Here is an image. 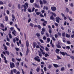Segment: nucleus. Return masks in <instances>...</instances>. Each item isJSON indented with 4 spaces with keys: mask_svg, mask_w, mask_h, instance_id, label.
<instances>
[{
    "mask_svg": "<svg viewBox=\"0 0 74 74\" xmlns=\"http://www.w3.org/2000/svg\"><path fill=\"white\" fill-rule=\"evenodd\" d=\"M60 53H61V54H62V55H63V56H64V55H65V53H64V52H62V51H60Z\"/></svg>",
    "mask_w": 74,
    "mask_h": 74,
    "instance_id": "obj_18",
    "label": "nucleus"
},
{
    "mask_svg": "<svg viewBox=\"0 0 74 74\" xmlns=\"http://www.w3.org/2000/svg\"><path fill=\"white\" fill-rule=\"evenodd\" d=\"M42 59H43V60H47V58L45 57H43L42 58Z\"/></svg>",
    "mask_w": 74,
    "mask_h": 74,
    "instance_id": "obj_53",
    "label": "nucleus"
},
{
    "mask_svg": "<svg viewBox=\"0 0 74 74\" xmlns=\"http://www.w3.org/2000/svg\"><path fill=\"white\" fill-rule=\"evenodd\" d=\"M5 19L6 21H8V17L7 16H5Z\"/></svg>",
    "mask_w": 74,
    "mask_h": 74,
    "instance_id": "obj_57",
    "label": "nucleus"
},
{
    "mask_svg": "<svg viewBox=\"0 0 74 74\" xmlns=\"http://www.w3.org/2000/svg\"><path fill=\"white\" fill-rule=\"evenodd\" d=\"M53 66H54L55 67L57 68V67H59V66L58 65V64H53Z\"/></svg>",
    "mask_w": 74,
    "mask_h": 74,
    "instance_id": "obj_14",
    "label": "nucleus"
},
{
    "mask_svg": "<svg viewBox=\"0 0 74 74\" xmlns=\"http://www.w3.org/2000/svg\"><path fill=\"white\" fill-rule=\"evenodd\" d=\"M25 5H23V7H24V12H26V9H27V8H26V7L27 8H28V5H29V4H28L27 3H25Z\"/></svg>",
    "mask_w": 74,
    "mask_h": 74,
    "instance_id": "obj_2",
    "label": "nucleus"
},
{
    "mask_svg": "<svg viewBox=\"0 0 74 74\" xmlns=\"http://www.w3.org/2000/svg\"><path fill=\"white\" fill-rule=\"evenodd\" d=\"M36 48H40V46H39V45H36Z\"/></svg>",
    "mask_w": 74,
    "mask_h": 74,
    "instance_id": "obj_64",
    "label": "nucleus"
},
{
    "mask_svg": "<svg viewBox=\"0 0 74 74\" xmlns=\"http://www.w3.org/2000/svg\"><path fill=\"white\" fill-rule=\"evenodd\" d=\"M16 60H18V61H19V62H21V58H20V59L16 58Z\"/></svg>",
    "mask_w": 74,
    "mask_h": 74,
    "instance_id": "obj_39",
    "label": "nucleus"
},
{
    "mask_svg": "<svg viewBox=\"0 0 74 74\" xmlns=\"http://www.w3.org/2000/svg\"><path fill=\"white\" fill-rule=\"evenodd\" d=\"M41 33L42 35H43V34H44V32L42 31L41 32Z\"/></svg>",
    "mask_w": 74,
    "mask_h": 74,
    "instance_id": "obj_47",
    "label": "nucleus"
},
{
    "mask_svg": "<svg viewBox=\"0 0 74 74\" xmlns=\"http://www.w3.org/2000/svg\"><path fill=\"white\" fill-rule=\"evenodd\" d=\"M65 48H66V49H68V50H69V49L70 48V46H66L65 47Z\"/></svg>",
    "mask_w": 74,
    "mask_h": 74,
    "instance_id": "obj_22",
    "label": "nucleus"
},
{
    "mask_svg": "<svg viewBox=\"0 0 74 74\" xmlns=\"http://www.w3.org/2000/svg\"><path fill=\"white\" fill-rule=\"evenodd\" d=\"M10 29L11 31H12L14 29V28L13 27H11L10 28Z\"/></svg>",
    "mask_w": 74,
    "mask_h": 74,
    "instance_id": "obj_46",
    "label": "nucleus"
},
{
    "mask_svg": "<svg viewBox=\"0 0 74 74\" xmlns=\"http://www.w3.org/2000/svg\"><path fill=\"white\" fill-rule=\"evenodd\" d=\"M40 16H41V17H44V15H42V14H41L40 15Z\"/></svg>",
    "mask_w": 74,
    "mask_h": 74,
    "instance_id": "obj_58",
    "label": "nucleus"
},
{
    "mask_svg": "<svg viewBox=\"0 0 74 74\" xmlns=\"http://www.w3.org/2000/svg\"><path fill=\"white\" fill-rule=\"evenodd\" d=\"M62 36H63V37H65V36H66V33H65V32L62 33Z\"/></svg>",
    "mask_w": 74,
    "mask_h": 74,
    "instance_id": "obj_28",
    "label": "nucleus"
},
{
    "mask_svg": "<svg viewBox=\"0 0 74 74\" xmlns=\"http://www.w3.org/2000/svg\"><path fill=\"white\" fill-rule=\"evenodd\" d=\"M50 19H52V20H53V19H54V17H53V16H50Z\"/></svg>",
    "mask_w": 74,
    "mask_h": 74,
    "instance_id": "obj_27",
    "label": "nucleus"
},
{
    "mask_svg": "<svg viewBox=\"0 0 74 74\" xmlns=\"http://www.w3.org/2000/svg\"><path fill=\"white\" fill-rule=\"evenodd\" d=\"M52 64L49 65V66H48V68L49 69H51V67H52Z\"/></svg>",
    "mask_w": 74,
    "mask_h": 74,
    "instance_id": "obj_29",
    "label": "nucleus"
},
{
    "mask_svg": "<svg viewBox=\"0 0 74 74\" xmlns=\"http://www.w3.org/2000/svg\"><path fill=\"white\" fill-rule=\"evenodd\" d=\"M38 28L39 29H41V26L40 25H39L38 26Z\"/></svg>",
    "mask_w": 74,
    "mask_h": 74,
    "instance_id": "obj_61",
    "label": "nucleus"
},
{
    "mask_svg": "<svg viewBox=\"0 0 74 74\" xmlns=\"http://www.w3.org/2000/svg\"><path fill=\"white\" fill-rule=\"evenodd\" d=\"M9 35L10 38H12V35H11V34H9Z\"/></svg>",
    "mask_w": 74,
    "mask_h": 74,
    "instance_id": "obj_31",
    "label": "nucleus"
},
{
    "mask_svg": "<svg viewBox=\"0 0 74 74\" xmlns=\"http://www.w3.org/2000/svg\"><path fill=\"white\" fill-rule=\"evenodd\" d=\"M56 22H57V23H59L60 22L59 21L60 20L61 21L62 19L60 18L59 17V16H57L56 18Z\"/></svg>",
    "mask_w": 74,
    "mask_h": 74,
    "instance_id": "obj_4",
    "label": "nucleus"
},
{
    "mask_svg": "<svg viewBox=\"0 0 74 74\" xmlns=\"http://www.w3.org/2000/svg\"><path fill=\"white\" fill-rule=\"evenodd\" d=\"M18 9H21V5L19 4L18 5Z\"/></svg>",
    "mask_w": 74,
    "mask_h": 74,
    "instance_id": "obj_42",
    "label": "nucleus"
},
{
    "mask_svg": "<svg viewBox=\"0 0 74 74\" xmlns=\"http://www.w3.org/2000/svg\"><path fill=\"white\" fill-rule=\"evenodd\" d=\"M26 45L27 47L28 48L29 47V41L28 40H27L26 42ZM29 49L27 48V51L26 52V55H28V53L29 52Z\"/></svg>",
    "mask_w": 74,
    "mask_h": 74,
    "instance_id": "obj_1",
    "label": "nucleus"
},
{
    "mask_svg": "<svg viewBox=\"0 0 74 74\" xmlns=\"http://www.w3.org/2000/svg\"><path fill=\"white\" fill-rule=\"evenodd\" d=\"M33 45L34 48H35L36 45H37V43L36 42H34Z\"/></svg>",
    "mask_w": 74,
    "mask_h": 74,
    "instance_id": "obj_9",
    "label": "nucleus"
},
{
    "mask_svg": "<svg viewBox=\"0 0 74 74\" xmlns=\"http://www.w3.org/2000/svg\"><path fill=\"white\" fill-rule=\"evenodd\" d=\"M39 41H40L41 42V43H44V41H43V40L41 39H40Z\"/></svg>",
    "mask_w": 74,
    "mask_h": 74,
    "instance_id": "obj_52",
    "label": "nucleus"
},
{
    "mask_svg": "<svg viewBox=\"0 0 74 74\" xmlns=\"http://www.w3.org/2000/svg\"><path fill=\"white\" fill-rule=\"evenodd\" d=\"M29 26H31V27H33V26H34V24H33L32 23H30L29 24Z\"/></svg>",
    "mask_w": 74,
    "mask_h": 74,
    "instance_id": "obj_24",
    "label": "nucleus"
},
{
    "mask_svg": "<svg viewBox=\"0 0 74 74\" xmlns=\"http://www.w3.org/2000/svg\"><path fill=\"white\" fill-rule=\"evenodd\" d=\"M66 42L68 44H71V42H70V41H68Z\"/></svg>",
    "mask_w": 74,
    "mask_h": 74,
    "instance_id": "obj_54",
    "label": "nucleus"
},
{
    "mask_svg": "<svg viewBox=\"0 0 74 74\" xmlns=\"http://www.w3.org/2000/svg\"><path fill=\"white\" fill-rule=\"evenodd\" d=\"M34 10H35V8H33L32 9V12H34Z\"/></svg>",
    "mask_w": 74,
    "mask_h": 74,
    "instance_id": "obj_49",
    "label": "nucleus"
},
{
    "mask_svg": "<svg viewBox=\"0 0 74 74\" xmlns=\"http://www.w3.org/2000/svg\"><path fill=\"white\" fill-rule=\"evenodd\" d=\"M56 47L58 48H61V46L60 45L59 42L58 43V44L56 45Z\"/></svg>",
    "mask_w": 74,
    "mask_h": 74,
    "instance_id": "obj_8",
    "label": "nucleus"
},
{
    "mask_svg": "<svg viewBox=\"0 0 74 74\" xmlns=\"http://www.w3.org/2000/svg\"><path fill=\"white\" fill-rule=\"evenodd\" d=\"M13 41L14 43H15V42H16V40H15V38L13 39Z\"/></svg>",
    "mask_w": 74,
    "mask_h": 74,
    "instance_id": "obj_63",
    "label": "nucleus"
},
{
    "mask_svg": "<svg viewBox=\"0 0 74 74\" xmlns=\"http://www.w3.org/2000/svg\"><path fill=\"white\" fill-rule=\"evenodd\" d=\"M70 35L68 34H66V37L67 38H69L70 37Z\"/></svg>",
    "mask_w": 74,
    "mask_h": 74,
    "instance_id": "obj_19",
    "label": "nucleus"
},
{
    "mask_svg": "<svg viewBox=\"0 0 74 74\" xmlns=\"http://www.w3.org/2000/svg\"><path fill=\"white\" fill-rule=\"evenodd\" d=\"M64 68L62 67L61 69V71H64Z\"/></svg>",
    "mask_w": 74,
    "mask_h": 74,
    "instance_id": "obj_40",
    "label": "nucleus"
},
{
    "mask_svg": "<svg viewBox=\"0 0 74 74\" xmlns=\"http://www.w3.org/2000/svg\"><path fill=\"white\" fill-rule=\"evenodd\" d=\"M52 39L53 40V41H56V39L54 37H52Z\"/></svg>",
    "mask_w": 74,
    "mask_h": 74,
    "instance_id": "obj_59",
    "label": "nucleus"
},
{
    "mask_svg": "<svg viewBox=\"0 0 74 74\" xmlns=\"http://www.w3.org/2000/svg\"><path fill=\"white\" fill-rule=\"evenodd\" d=\"M58 34L59 36H60V37L61 36V33H60L58 32Z\"/></svg>",
    "mask_w": 74,
    "mask_h": 74,
    "instance_id": "obj_37",
    "label": "nucleus"
},
{
    "mask_svg": "<svg viewBox=\"0 0 74 74\" xmlns=\"http://www.w3.org/2000/svg\"><path fill=\"white\" fill-rule=\"evenodd\" d=\"M45 50L46 51H47V52H48L49 51V49L47 47H46L45 48Z\"/></svg>",
    "mask_w": 74,
    "mask_h": 74,
    "instance_id": "obj_33",
    "label": "nucleus"
},
{
    "mask_svg": "<svg viewBox=\"0 0 74 74\" xmlns=\"http://www.w3.org/2000/svg\"><path fill=\"white\" fill-rule=\"evenodd\" d=\"M49 33L51 34V33H52V30H51V29H49Z\"/></svg>",
    "mask_w": 74,
    "mask_h": 74,
    "instance_id": "obj_41",
    "label": "nucleus"
},
{
    "mask_svg": "<svg viewBox=\"0 0 74 74\" xmlns=\"http://www.w3.org/2000/svg\"><path fill=\"white\" fill-rule=\"evenodd\" d=\"M12 34L15 36H16V32L15 31V30H14L12 32Z\"/></svg>",
    "mask_w": 74,
    "mask_h": 74,
    "instance_id": "obj_7",
    "label": "nucleus"
},
{
    "mask_svg": "<svg viewBox=\"0 0 74 74\" xmlns=\"http://www.w3.org/2000/svg\"><path fill=\"white\" fill-rule=\"evenodd\" d=\"M12 71L14 73H16V72H17V71L15 69H14L13 70H12Z\"/></svg>",
    "mask_w": 74,
    "mask_h": 74,
    "instance_id": "obj_11",
    "label": "nucleus"
},
{
    "mask_svg": "<svg viewBox=\"0 0 74 74\" xmlns=\"http://www.w3.org/2000/svg\"><path fill=\"white\" fill-rule=\"evenodd\" d=\"M51 10L53 11H55L56 10V8L55 7H53L51 8Z\"/></svg>",
    "mask_w": 74,
    "mask_h": 74,
    "instance_id": "obj_6",
    "label": "nucleus"
},
{
    "mask_svg": "<svg viewBox=\"0 0 74 74\" xmlns=\"http://www.w3.org/2000/svg\"><path fill=\"white\" fill-rule=\"evenodd\" d=\"M6 40L8 41H10V38H6Z\"/></svg>",
    "mask_w": 74,
    "mask_h": 74,
    "instance_id": "obj_62",
    "label": "nucleus"
},
{
    "mask_svg": "<svg viewBox=\"0 0 74 74\" xmlns=\"http://www.w3.org/2000/svg\"><path fill=\"white\" fill-rule=\"evenodd\" d=\"M40 13H41L39 12H37L36 13V15H40Z\"/></svg>",
    "mask_w": 74,
    "mask_h": 74,
    "instance_id": "obj_34",
    "label": "nucleus"
},
{
    "mask_svg": "<svg viewBox=\"0 0 74 74\" xmlns=\"http://www.w3.org/2000/svg\"><path fill=\"white\" fill-rule=\"evenodd\" d=\"M44 10H48V7H45V6H44Z\"/></svg>",
    "mask_w": 74,
    "mask_h": 74,
    "instance_id": "obj_17",
    "label": "nucleus"
},
{
    "mask_svg": "<svg viewBox=\"0 0 74 74\" xmlns=\"http://www.w3.org/2000/svg\"><path fill=\"white\" fill-rule=\"evenodd\" d=\"M40 67H38L37 69H36V71L37 72H39L40 71Z\"/></svg>",
    "mask_w": 74,
    "mask_h": 74,
    "instance_id": "obj_16",
    "label": "nucleus"
},
{
    "mask_svg": "<svg viewBox=\"0 0 74 74\" xmlns=\"http://www.w3.org/2000/svg\"><path fill=\"white\" fill-rule=\"evenodd\" d=\"M34 6L36 8H40V5H38L36 3H35L34 5Z\"/></svg>",
    "mask_w": 74,
    "mask_h": 74,
    "instance_id": "obj_10",
    "label": "nucleus"
},
{
    "mask_svg": "<svg viewBox=\"0 0 74 74\" xmlns=\"http://www.w3.org/2000/svg\"><path fill=\"white\" fill-rule=\"evenodd\" d=\"M69 14L71 15L73 14V12L72 11H69Z\"/></svg>",
    "mask_w": 74,
    "mask_h": 74,
    "instance_id": "obj_51",
    "label": "nucleus"
},
{
    "mask_svg": "<svg viewBox=\"0 0 74 74\" xmlns=\"http://www.w3.org/2000/svg\"><path fill=\"white\" fill-rule=\"evenodd\" d=\"M12 18H13L15 19V16H14V14H12Z\"/></svg>",
    "mask_w": 74,
    "mask_h": 74,
    "instance_id": "obj_56",
    "label": "nucleus"
},
{
    "mask_svg": "<svg viewBox=\"0 0 74 74\" xmlns=\"http://www.w3.org/2000/svg\"><path fill=\"white\" fill-rule=\"evenodd\" d=\"M43 40H46V39H47V38L45 36H43Z\"/></svg>",
    "mask_w": 74,
    "mask_h": 74,
    "instance_id": "obj_55",
    "label": "nucleus"
},
{
    "mask_svg": "<svg viewBox=\"0 0 74 74\" xmlns=\"http://www.w3.org/2000/svg\"><path fill=\"white\" fill-rule=\"evenodd\" d=\"M3 58L4 59V60L5 62V63H6V64L7 63V62H8V61H7V60H6V58H5V57H4Z\"/></svg>",
    "mask_w": 74,
    "mask_h": 74,
    "instance_id": "obj_12",
    "label": "nucleus"
},
{
    "mask_svg": "<svg viewBox=\"0 0 74 74\" xmlns=\"http://www.w3.org/2000/svg\"><path fill=\"white\" fill-rule=\"evenodd\" d=\"M47 42H49V41H50V38H47Z\"/></svg>",
    "mask_w": 74,
    "mask_h": 74,
    "instance_id": "obj_35",
    "label": "nucleus"
},
{
    "mask_svg": "<svg viewBox=\"0 0 74 74\" xmlns=\"http://www.w3.org/2000/svg\"><path fill=\"white\" fill-rule=\"evenodd\" d=\"M40 47H41V48H42V49H44H44H45L44 47H43L41 46V45H40Z\"/></svg>",
    "mask_w": 74,
    "mask_h": 74,
    "instance_id": "obj_48",
    "label": "nucleus"
},
{
    "mask_svg": "<svg viewBox=\"0 0 74 74\" xmlns=\"http://www.w3.org/2000/svg\"><path fill=\"white\" fill-rule=\"evenodd\" d=\"M42 32H45V28H42Z\"/></svg>",
    "mask_w": 74,
    "mask_h": 74,
    "instance_id": "obj_50",
    "label": "nucleus"
},
{
    "mask_svg": "<svg viewBox=\"0 0 74 74\" xmlns=\"http://www.w3.org/2000/svg\"><path fill=\"white\" fill-rule=\"evenodd\" d=\"M39 56H40V58H41L42 57V54H41V52L40 51H38Z\"/></svg>",
    "mask_w": 74,
    "mask_h": 74,
    "instance_id": "obj_13",
    "label": "nucleus"
},
{
    "mask_svg": "<svg viewBox=\"0 0 74 74\" xmlns=\"http://www.w3.org/2000/svg\"><path fill=\"white\" fill-rule=\"evenodd\" d=\"M66 10H65V12H67V13H68L69 12V9L67 8H66Z\"/></svg>",
    "mask_w": 74,
    "mask_h": 74,
    "instance_id": "obj_15",
    "label": "nucleus"
},
{
    "mask_svg": "<svg viewBox=\"0 0 74 74\" xmlns=\"http://www.w3.org/2000/svg\"><path fill=\"white\" fill-rule=\"evenodd\" d=\"M16 66H17V67L18 66H19V63L17 62L16 63Z\"/></svg>",
    "mask_w": 74,
    "mask_h": 74,
    "instance_id": "obj_45",
    "label": "nucleus"
},
{
    "mask_svg": "<svg viewBox=\"0 0 74 74\" xmlns=\"http://www.w3.org/2000/svg\"><path fill=\"white\" fill-rule=\"evenodd\" d=\"M10 67L11 69H12L13 67H15V64H14V63L13 62H10Z\"/></svg>",
    "mask_w": 74,
    "mask_h": 74,
    "instance_id": "obj_5",
    "label": "nucleus"
},
{
    "mask_svg": "<svg viewBox=\"0 0 74 74\" xmlns=\"http://www.w3.org/2000/svg\"><path fill=\"white\" fill-rule=\"evenodd\" d=\"M42 1L43 4H46V3H47V1L46 0H43Z\"/></svg>",
    "mask_w": 74,
    "mask_h": 74,
    "instance_id": "obj_20",
    "label": "nucleus"
},
{
    "mask_svg": "<svg viewBox=\"0 0 74 74\" xmlns=\"http://www.w3.org/2000/svg\"><path fill=\"white\" fill-rule=\"evenodd\" d=\"M40 57H39L38 56H36L34 58V59L35 60H36L37 62H40L41 60L40 59Z\"/></svg>",
    "mask_w": 74,
    "mask_h": 74,
    "instance_id": "obj_3",
    "label": "nucleus"
},
{
    "mask_svg": "<svg viewBox=\"0 0 74 74\" xmlns=\"http://www.w3.org/2000/svg\"><path fill=\"white\" fill-rule=\"evenodd\" d=\"M28 11L29 12H32L31 11V9H28Z\"/></svg>",
    "mask_w": 74,
    "mask_h": 74,
    "instance_id": "obj_38",
    "label": "nucleus"
},
{
    "mask_svg": "<svg viewBox=\"0 0 74 74\" xmlns=\"http://www.w3.org/2000/svg\"><path fill=\"white\" fill-rule=\"evenodd\" d=\"M39 3H40V4H42H42H43V3H42V1H41V0H40L39 1Z\"/></svg>",
    "mask_w": 74,
    "mask_h": 74,
    "instance_id": "obj_26",
    "label": "nucleus"
},
{
    "mask_svg": "<svg viewBox=\"0 0 74 74\" xmlns=\"http://www.w3.org/2000/svg\"><path fill=\"white\" fill-rule=\"evenodd\" d=\"M36 36L38 37H40V34L39 33H38L36 34Z\"/></svg>",
    "mask_w": 74,
    "mask_h": 74,
    "instance_id": "obj_44",
    "label": "nucleus"
},
{
    "mask_svg": "<svg viewBox=\"0 0 74 74\" xmlns=\"http://www.w3.org/2000/svg\"><path fill=\"white\" fill-rule=\"evenodd\" d=\"M12 5L11 4V3H10L8 4V6L9 7H11Z\"/></svg>",
    "mask_w": 74,
    "mask_h": 74,
    "instance_id": "obj_43",
    "label": "nucleus"
},
{
    "mask_svg": "<svg viewBox=\"0 0 74 74\" xmlns=\"http://www.w3.org/2000/svg\"><path fill=\"white\" fill-rule=\"evenodd\" d=\"M5 52L7 54V55H10V52H9V51H5Z\"/></svg>",
    "mask_w": 74,
    "mask_h": 74,
    "instance_id": "obj_23",
    "label": "nucleus"
},
{
    "mask_svg": "<svg viewBox=\"0 0 74 74\" xmlns=\"http://www.w3.org/2000/svg\"><path fill=\"white\" fill-rule=\"evenodd\" d=\"M51 14H52L55 17H56V14L55 13L53 12H51Z\"/></svg>",
    "mask_w": 74,
    "mask_h": 74,
    "instance_id": "obj_21",
    "label": "nucleus"
},
{
    "mask_svg": "<svg viewBox=\"0 0 74 74\" xmlns=\"http://www.w3.org/2000/svg\"><path fill=\"white\" fill-rule=\"evenodd\" d=\"M70 6L71 7H73L74 6V5H73V3H71Z\"/></svg>",
    "mask_w": 74,
    "mask_h": 74,
    "instance_id": "obj_32",
    "label": "nucleus"
},
{
    "mask_svg": "<svg viewBox=\"0 0 74 74\" xmlns=\"http://www.w3.org/2000/svg\"><path fill=\"white\" fill-rule=\"evenodd\" d=\"M34 0H30V2L31 3H33L34 2Z\"/></svg>",
    "mask_w": 74,
    "mask_h": 74,
    "instance_id": "obj_60",
    "label": "nucleus"
},
{
    "mask_svg": "<svg viewBox=\"0 0 74 74\" xmlns=\"http://www.w3.org/2000/svg\"><path fill=\"white\" fill-rule=\"evenodd\" d=\"M49 55H48V54L46 53V54H45V57H47V56H49Z\"/></svg>",
    "mask_w": 74,
    "mask_h": 74,
    "instance_id": "obj_36",
    "label": "nucleus"
},
{
    "mask_svg": "<svg viewBox=\"0 0 74 74\" xmlns=\"http://www.w3.org/2000/svg\"><path fill=\"white\" fill-rule=\"evenodd\" d=\"M54 36L55 38H57L58 37V35L57 34H55Z\"/></svg>",
    "mask_w": 74,
    "mask_h": 74,
    "instance_id": "obj_30",
    "label": "nucleus"
},
{
    "mask_svg": "<svg viewBox=\"0 0 74 74\" xmlns=\"http://www.w3.org/2000/svg\"><path fill=\"white\" fill-rule=\"evenodd\" d=\"M60 51V50L58 49H56V53H58Z\"/></svg>",
    "mask_w": 74,
    "mask_h": 74,
    "instance_id": "obj_25",
    "label": "nucleus"
}]
</instances>
